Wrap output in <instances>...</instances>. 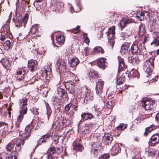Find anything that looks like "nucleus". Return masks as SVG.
Segmentation results:
<instances>
[{"label": "nucleus", "instance_id": "15", "mask_svg": "<svg viewBox=\"0 0 159 159\" xmlns=\"http://www.w3.org/2000/svg\"><path fill=\"white\" fill-rule=\"evenodd\" d=\"M103 142L106 145H109L111 144L112 140V137L108 134H105L102 137Z\"/></svg>", "mask_w": 159, "mask_h": 159}, {"label": "nucleus", "instance_id": "34", "mask_svg": "<svg viewBox=\"0 0 159 159\" xmlns=\"http://www.w3.org/2000/svg\"><path fill=\"white\" fill-rule=\"evenodd\" d=\"M31 134V133H29L26 131H25V132H23L22 131H20L19 133V135L20 136V137L22 138L21 139H22L24 140H25L29 137Z\"/></svg>", "mask_w": 159, "mask_h": 159}, {"label": "nucleus", "instance_id": "45", "mask_svg": "<svg viewBox=\"0 0 159 159\" xmlns=\"http://www.w3.org/2000/svg\"><path fill=\"white\" fill-rule=\"evenodd\" d=\"M125 70H118V76L119 77H123L124 78L125 75L128 74L129 73V70H127L126 71H125Z\"/></svg>", "mask_w": 159, "mask_h": 159}, {"label": "nucleus", "instance_id": "12", "mask_svg": "<svg viewBox=\"0 0 159 159\" xmlns=\"http://www.w3.org/2000/svg\"><path fill=\"white\" fill-rule=\"evenodd\" d=\"M159 143V134L156 133L153 135L150 139L148 142L151 146H154Z\"/></svg>", "mask_w": 159, "mask_h": 159}, {"label": "nucleus", "instance_id": "43", "mask_svg": "<svg viewBox=\"0 0 159 159\" xmlns=\"http://www.w3.org/2000/svg\"><path fill=\"white\" fill-rule=\"evenodd\" d=\"M130 75L133 78H139V73L138 70H129Z\"/></svg>", "mask_w": 159, "mask_h": 159}, {"label": "nucleus", "instance_id": "61", "mask_svg": "<svg viewBox=\"0 0 159 159\" xmlns=\"http://www.w3.org/2000/svg\"><path fill=\"white\" fill-rule=\"evenodd\" d=\"M114 38H115L114 37L110 39H109V38L108 39V42L109 43H110V45L112 48L113 47L115 43Z\"/></svg>", "mask_w": 159, "mask_h": 159}, {"label": "nucleus", "instance_id": "21", "mask_svg": "<svg viewBox=\"0 0 159 159\" xmlns=\"http://www.w3.org/2000/svg\"><path fill=\"white\" fill-rule=\"evenodd\" d=\"M106 60L104 58H102L98 60L97 65L100 68L103 69L105 68L107 64V63L105 61Z\"/></svg>", "mask_w": 159, "mask_h": 159}, {"label": "nucleus", "instance_id": "20", "mask_svg": "<svg viewBox=\"0 0 159 159\" xmlns=\"http://www.w3.org/2000/svg\"><path fill=\"white\" fill-rule=\"evenodd\" d=\"M1 61L2 65L6 70H10L11 67V64L9 61V58L7 57H4Z\"/></svg>", "mask_w": 159, "mask_h": 159}, {"label": "nucleus", "instance_id": "28", "mask_svg": "<svg viewBox=\"0 0 159 159\" xmlns=\"http://www.w3.org/2000/svg\"><path fill=\"white\" fill-rule=\"evenodd\" d=\"M38 64L37 61L36 60H29L28 61V66L29 68H30V70H34L37 66Z\"/></svg>", "mask_w": 159, "mask_h": 159}, {"label": "nucleus", "instance_id": "48", "mask_svg": "<svg viewBox=\"0 0 159 159\" xmlns=\"http://www.w3.org/2000/svg\"><path fill=\"white\" fill-rule=\"evenodd\" d=\"M11 43L9 40H7L3 43V46L7 50L10 49L11 48Z\"/></svg>", "mask_w": 159, "mask_h": 159}, {"label": "nucleus", "instance_id": "35", "mask_svg": "<svg viewBox=\"0 0 159 159\" xmlns=\"http://www.w3.org/2000/svg\"><path fill=\"white\" fill-rule=\"evenodd\" d=\"M9 2L8 1H4V0H2L0 3V8L1 10H6V8L9 6Z\"/></svg>", "mask_w": 159, "mask_h": 159}, {"label": "nucleus", "instance_id": "6", "mask_svg": "<svg viewBox=\"0 0 159 159\" xmlns=\"http://www.w3.org/2000/svg\"><path fill=\"white\" fill-rule=\"evenodd\" d=\"M103 81L101 79H98V81L96 83V91L97 94L99 96L98 98L99 101L101 103H104L102 97L100 96L102 92V88L103 87Z\"/></svg>", "mask_w": 159, "mask_h": 159}, {"label": "nucleus", "instance_id": "27", "mask_svg": "<svg viewBox=\"0 0 159 159\" xmlns=\"http://www.w3.org/2000/svg\"><path fill=\"white\" fill-rule=\"evenodd\" d=\"M115 28L114 26L109 28L107 32V38L109 39L114 37Z\"/></svg>", "mask_w": 159, "mask_h": 159}, {"label": "nucleus", "instance_id": "44", "mask_svg": "<svg viewBox=\"0 0 159 159\" xmlns=\"http://www.w3.org/2000/svg\"><path fill=\"white\" fill-rule=\"evenodd\" d=\"M115 101L112 99H110L106 104V107L107 108L111 109L114 105Z\"/></svg>", "mask_w": 159, "mask_h": 159}, {"label": "nucleus", "instance_id": "37", "mask_svg": "<svg viewBox=\"0 0 159 159\" xmlns=\"http://www.w3.org/2000/svg\"><path fill=\"white\" fill-rule=\"evenodd\" d=\"M15 145V142L13 141H12L8 144L6 147V149L7 151V152H10L12 151Z\"/></svg>", "mask_w": 159, "mask_h": 159}, {"label": "nucleus", "instance_id": "46", "mask_svg": "<svg viewBox=\"0 0 159 159\" xmlns=\"http://www.w3.org/2000/svg\"><path fill=\"white\" fill-rule=\"evenodd\" d=\"M9 155L5 152L0 153V159H9Z\"/></svg>", "mask_w": 159, "mask_h": 159}, {"label": "nucleus", "instance_id": "54", "mask_svg": "<svg viewBox=\"0 0 159 159\" xmlns=\"http://www.w3.org/2000/svg\"><path fill=\"white\" fill-rule=\"evenodd\" d=\"M38 108L35 107H33L31 108L30 111L32 112L35 115H37L39 114V112L38 111Z\"/></svg>", "mask_w": 159, "mask_h": 159}, {"label": "nucleus", "instance_id": "22", "mask_svg": "<svg viewBox=\"0 0 159 159\" xmlns=\"http://www.w3.org/2000/svg\"><path fill=\"white\" fill-rule=\"evenodd\" d=\"M24 141L21 139H17L15 142L16 150L17 151H20V150L21 147L24 144Z\"/></svg>", "mask_w": 159, "mask_h": 159}, {"label": "nucleus", "instance_id": "32", "mask_svg": "<svg viewBox=\"0 0 159 159\" xmlns=\"http://www.w3.org/2000/svg\"><path fill=\"white\" fill-rule=\"evenodd\" d=\"M65 40V38L63 35H58L56 36V43L61 46L64 43Z\"/></svg>", "mask_w": 159, "mask_h": 159}, {"label": "nucleus", "instance_id": "40", "mask_svg": "<svg viewBox=\"0 0 159 159\" xmlns=\"http://www.w3.org/2000/svg\"><path fill=\"white\" fill-rule=\"evenodd\" d=\"M123 49L125 50L124 53H126V51L128 53L130 52V45L129 44L127 43L123 44L122 46L121 52H123Z\"/></svg>", "mask_w": 159, "mask_h": 159}, {"label": "nucleus", "instance_id": "41", "mask_svg": "<svg viewBox=\"0 0 159 159\" xmlns=\"http://www.w3.org/2000/svg\"><path fill=\"white\" fill-rule=\"evenodd\" d=\"M70 103L71 104L72 108L76 109L78 106V102L76 98H73L72 99H71V101Z\"/></svg>", "mask_w": 159, "mask_h": 159}, {"label": "nucleus", "instance_id": "4", "mask_svg": "<svg viewBox=\"0 0 159 159\" xmlns=\"http://www.w3.org/2000/svg\"><path fill=\"white\" fill-rule=\"evenodd\" d=\"M142 105L145 110L152 109L156 106L155 100L151 98H144L142 99Z\"/></svg>", "mask_w": 159, "mask_h": 159}, {"label": "nucleus", "instance_id": "42", "mask_svg": "<svg viewBox=\"0 0 159 159\" xmlns=\"http://www.w3.org/2000/svg\"><path fill=\"white\" fill-rule=\"evenodd\" d=\"M146 30L143 25L141 24L139 26V34L141 36H143L145 34Z\"/></svg>", "mask_w": 159, "mask_h": 159}, {"label": "nucleus", "instance_id": "26", "mask_svg": "<svg viewBox=\"0 0 159 159\" xmlns=\"http://www.w3.org/2000/svg\"><path fill=\"white\" fill-rule=\"evenodd\" d=\"M25 70H17L15 75L16 80L20 81L22 80L24 77Z\"/></svg>", "mask_w": 159, "mask_h": 159}, {"label": "nucleus", "instance_id": "64", "mask_svg": "<svg viewBox=\"0 0 159 159\" xmlns=\"http://www.w3.org/2000/svg\"><path fill=\"white\" fill-rule=\"evenodd\" d=\"M18 156V155L17 152H15L12 153L11 155L12 159H17Z\"/></svg>", "mask_w": 159, "mask_h": 159}, {"label": "nucleus", "instance_id": "25", "mask_svg": "<svg viewBox=\"0 0 159 159\" xmlns=\"http://www.w3.org/2000/svg\"><path fill=\"white\" fill-rule=\"evenodd\" d=\"M52 135V134L51 133L43 135L41 138L37 141V145H40L42 143L45 142L46 141V140L48 139L49 137H51Z\"/></svg>", "mask_w": 159, "mask_h": 159}, {"label": "nucleus", "instance_id": "3", "mask_svg": "<svg viewBox=\"0 0 159 159\" xmlns=\"http://www.w3.org/2000/svg\"><path fill=\"white\" fill-rule=\"evenodd\" d=\"M61 123L63 127H66L71 123L70 120L65 117H62L60 115L58 117V120L56 121L52 125V128L56 129L59 128L60 126V123Z\"/></svg>", "mask_w": 159, "mask_h": 159}, {"label": "nucleus", "instance_id": "29", "mask_svg": "<svg viewBox=\"0 0 159 159\" xmlns=\"http://www.w3.org/2000/svg\"><path fill=\"white\" fill-rule=\"evenodd\" d=\"M73 149L78 152H81L83 150V146L79 143L74 141L73 143Z\"/></svg>", "mask_w": 159, "mask_h": 159}, {"label": "nucleus", "instance_id": "18", "mask_svg": "<svg viewBox=\"0 0 159 159\" xmlns=\"http://www.w3.org/2000/svg\"><path fill=\"white\" fill-rule=\"evenodd\" d=\"M64 4L62 2L57 1L55 4V9L56 11L61 12L64 10Z\"/></svg>", "mask_w": 159, "mask_h": 159}, {"label": "nucleus", "instance_id": "24", "mask_svg": "<svg viewBox=\"0 0 159 159\" xmlns=\"http://www.w3.org/2000/svg\"><path fill=\"white\" fill-rule=\"evenodd\" d=\"M42 72V76L44 77L47 80H49L52 77L51 74V71H48V70H41Z\"/></svg>", "mask_w": 159, "mask_h": 159}, {"label": "nucleus", "instance_id": "7", "mask_svg": "<svg viewBox=\"0 0 159 159\" xmlns=\"http://www.w3.org/2000/svg\"><path fill=\"white\" fill-rule=\"evenodd\" d=\"M132 55L139 57L141 54V51L138 45L133 43L130 48V52Z\"/></svg>", "mask_w": 159, "mask_h": 159}, {"label": "nucleus", "instance_id": "31", "mask_svg": "<svg viewBox=\"0 0 159 159\" xmlns=\"http://www.w3.org/2000/svg\"><path fill=\"white\" fill-rule=\"evenodd\" d=\"M34 120H32L31 123L27 125L25 128V131L29 133H31V130L33 129L34 126L35 125ZM36 121L35 124H36Z\"/></svg>", "mask_w": 159, "mask_h": 159}, {"label": "nucleus", "instance_id": "60", "mask_svg": "<svg viewBox=\"0 0 159 159\" xmlns=\"http://www.w3.org/2000/svg\"><path fill=\"white\" fill-rule=\"evenodd\" d=\"M139 61V58H135L131 60V63H132L133 65H135L137 64Z\"/></svg>", "mask_w": 159, "mask_h": 159}, {"label": "nucleus", "instance_id": "13", "mask_svg": "<svg viewBox=\"0 0 159 159\" xmlns=\"http://www.w3.org/2000/svg\"><path fill=\"white\" fill-rule=\"evenodd\" d=\"M133 20L132 19L127 18H123L119 23V25L121 30H122L127 25L133 22Z\"/></svg>", "mask_w": 159, "mask_h": 159}, {"label": "nucleus", "instance_id": "14", "mask_svg": "<svg viewBox=\"0 0 159 159\" xmlns=\"http://www.w3.org/2000/svg\"><path fill=\"white\" fill-rule=\"evenodd\" d=\"M110 150L111 154L112 156L117 155L120 151V148L118 143L114 144Z\"/></svg>", "mask_w": 159, "mask_h": 159}, {"label": "nucleus", "instance_id": "17", "mask_svg": "<svg viewBox=\"0 0 159 159\" xmlns=\"http://www.w3.org/2000/svg\"><path fill=\"white\" fill-rule=\"evenodd\" d=\"M88 77L90 80H94V79L99 77V75L95 70H89L88 72Z\"/></svg>", "mask_w": 159, "mask_h": 159}, {"label": "nucleus", "instance_id": "30", "mask_svg": "<svg viewBox=\"0 0 159 159\" xmlns=\"http://www.w3.org/2000/svg\"><path fill=\"white\" fill-rule=\"evenodd\" d=\"M94 97H93L92 93L90 92H88L85 93V96L84 98H82V102H84L86 100V102L89 101H91L93 100Z\"/></svg>", "mask_w": 159, "mask_h": 159}, {"label": "nucleus", "instance_id": "50", "mask_svg": "<svg viewBox=\"0 0 159 159\" xmlns=\"http://www.w3.org/2000/svg\"><path fill=\"white\" fill-rule=\"evenodd\" d=\"M71 33H73L74 34H77L79 33L80 30V26L79 25L77 26L76 28L73 29L72 30H69Z\"/></svg>", "mask_w": 159, "mask_h": 159}, {"label": "nucleus", "instance_id": "2", "mask_svg": "<svg viewBox=\"0 0 159 159\" xmlns=\"http://www.w3.org/2000/svg\"><path fill=\"white\" fill-rule=\"evenodd\" d=\"M29 15L28 14L26 13L23 18H22L20 13L16 12L15 16L13 17L12 20L16 26L19 28L22 26L25 27Z\"/></svg>", "mask_w": 159, "mask_h": 159}, {"label": "nucleus", "instance_id": "57", "mask_svg": "<svg viewBox=\"0 0 159 159\" xmlns=\"http://www.w3.org/2000/svg\"><path fill=\"white\" fill-rule=\"evenodd\" d=\"M156 151L153 149H150L148 151V156H152L155 155Z\"/></svg>", "mask_w": 159, "mask_h": 159}, {"label": "nucleus", "instance_id": "23", "mask_svg": "<svg viewBox=\"0 0 159 159\" xmlns=\"http://www.w3.org/2000/svg\"><path fill=\"white\" fill-rule=\"evenodd\" d=\"M4 30L5 31V33L7 36H8L11 39L13 38V35L10 31L9 28H8L7 26V25L6 26L4 25L2 26V28L1 29V32H3Z\"/></svg>", "mask_w": 159, "mask_h": 159}, {"label": "nucleus", "instance_id": "36", "mask_svg": "<svg viewBox=\"0 0 159 159\" xmlns=\"http://www.w3.org/2000/svg\"><path fill=\"white\" fill-rule=\"evenodd\" d=\"M66 65V63L63 61H61V62H60V61H57V67L59 70H60L61 68V69H67Z\"/></svg>", "mask_w": 159, "mask_h": 159}, {"label": "nucleus", "instance_id": "1", "mask_svg": "<svg viewBox=\"0 0 159 159\" xmlns=\"http://www.w3.org/2000/svg\"><path fill=\"white\" fill-rule=\"evenodd\" d=\"M55 96L53 97L52 102L56 113H58L61 110V101L60 100V98L63 102H66L68 100V97L66 91L60 88H57L55 93Z\"/></svg>", "mask_w": 159, "mask_h": 159}, {"label": "nucleus", "instance_id": "49", "mask_svg": "<svg viewBox=\"0 0 159 159\" xmlns=\"http://www.w3.org/2000/svg\"><path fill=\"white\" fill-rule=\"evenodd\" d=\"M143 14V11L141 12L139 11L138 12L136 15L137 19L139 20H144Z\"/></svg>", "mask_w": 159, "mask_h": 159}, {"label": "nucleus", "instance_id": "56", "mask_svg": "<svg viewBox=\"0 0 159 159\" xmlns=\"http://www.w3.org/2000/svg\"><path fill=\"white\" fill-rule=\"evenodd\" d=\"M151 45H154L155 46H157L159 45V40L157 38H155L151 43Z\"/></svg>", "mask_w": 159, "mask_h": 159}, {"label": "nucleus", "instance_id": "62", "mask_svg": "<svg viewBox=\"0 0 159 159\" xmlns=\"http://www.w3.org/2000/svg\"><path fill=\"white\" fill-rule=\"evenodd\" d=\"M48 152L50 155H52L54 153L56 152L55 147H52L50 148L48 150Z\"/></svg>", "mask_w": 159, "mask_h": 159}, {"label": "nucleus", "instance_id": "39", "mask_svg": "<svg viewBox=\"0 0 159 159\" xmlns=\"http://www.w3.org/2000/svg\"><path fill=\"white\" fill-rule=\"evenodd\" d=\"M157 126H155L153 124H152L149 127H148L145 129L144 134L147 135L151 131L156 129Z\"/></svg>", "mask_w": 159, "mask_h": 159}, {"label": "nucleus", "instance_id": "59", "mask_svg": "<svg viewBox=\"0 0 159 159\" xmlns=\"http://www.w3.org/2000/svg\"><path fill=\"white\" fill-rule=\"evenodd\" d=\"M51 138L54 142H55V143L57 144L58 143V137L55 134H54L51 136Z\"/></svg>", "mask_w": 159, "mask_h": 159}, {"label": "nucleus", "instance_id": "58", "mask_svg": "<svg viewBox=\"0 0 159 159\" xmlns=\"http://www.w3.org/2000/svg\"><path fill=\"white\" fill-rule=\"evenodd\" d=\"M83 36L84 41L86 43L88 44L89 43V39L88 37L87 34L86 33H84Z\"/></svg>", "mask_w": 159, "mask_h": 159}, {"label": "nucleus", "instance_id": "33", "mask_svg": "<svg viewBox=\"0 0 159 159\" xmlns=\"http://www.w3.org/2000/svg\"><path fill=\"white\" fill-rule=\"evenodd\" d=\"M45 102V105L46 109V114L47 116V120H48L49 119L51 116L52 113V110L49 104L46 102Z\"/></svg>", "mask_w": 159, "mask_h": 159}, {"label": "nucleus", "instance_id": "55", "mask_svg": "<svg viewBox=\"0 0 159 159\" xmlns=\"http://www.w3.org/2000/svg\"><path fill=\"white\" fill-rule=\"evenodd\" d=\"M50 89L48 88V86L44 85L43 88L42 89V91L43 92V94H47L49 91Z\"/></svg>", "mask_w": 159, "mask_h": 159}, {"label": "nucleus", "instance_id": "52", "mask_svg": "<svg viewBox=\"0 0 159 159\" xmlns=\"http://www.w3.org/2000/svg\"><path fill=\"white\" fill-rule=\"evenodd\" d=\"M75 87H74L70 88L69 89V91L72 95L74 96H75L76 95H78V93L77 92Z\"/></svg>", "mask_w": 159, "mask_h": 159}, {"label": "nucleus", "instance_id": "9", "mask_svg": "<svg viewBox=\"0 0 159 159\" xmlns=\"http://www.w3.org/2000/svg\"><path fill=\"white\" fill-rule=\"evenodd\" d=\"M27 99L26 98H23L19 100V106L20 110L19 111L20 114L21 112H24V111H26V113H25V114H26L27 112V109L26 106L27 105Z\"/></svg>", "mask_w": 159, "mask_h": 159}, {"label": "nucleus", "instance_id": "19", "mask_svg": "<svg viewBox=\"0 0 159 159\" xmlns=\"http://www.w3.org/2000/svg\"><path fill=\"white\" fill-rule=\"evenodd\" d=\"M118 60L119 64L118 70H124L127 68V66L125 64L123 58L119 56Z\"/></svg>", "mask_w": 159, "mask_h": 159}, {"label": "nucleus", "instance_id": "10", "mask_svg": "<svg viewBox=\"0 0 159 159\" xmlns=\"http://www.w3.org/2000/svg\"><path fill=\"white\" fill-rule=\"evenodd\" d=\"M155 57H152L146 60L144 66L148 70H153L154 69Z\"/></svg>", "mask_w": 159, "mask_h": 159}, {"label": "nucleus", "instance_id": "53", "mask_svg": "<svg viewBox=\"0 0 159 159\" xmlns=\"http://www.w3.org/2000/svg\"><path fill=\"white\" fill-rule=\"evenodd\" d=\"M124 81V78L123 77H120L116 80V84L119 85L122 84Z\"/></svg>", "mask_w": 159, "mask_h": 159}, {"label": "nucleus", "instance_id": "16", "mask_svg": "<svg viewBox=\"0 0 159 159\" xmlns=\"http://www.w3.org/2000/svg\"><path fill=\"white\" fill-rule=\"evenodd\" d=\"M81 119L80 121V123L85 120L91 119L93 117V115L91 113L89 112H84L81 115Z\"/></svg>", "mask_w": 159, "mask_h": 159}, {"label": "nucleus", "instance_id": "47", "mask_svg": "<svg viewBox=\"0 0 159 159\" xmlns=\"http://www.w3.org/2000/svg\"><path fill=\"white\" fill-rule=\"evenodd\" d=\"M93 51L94 52L96 53L101 52V54H103L104 52L103 48L100 46L95 47L93 48Z\"/></svg>", "mask_w": 159, "mask_h": 159}, {"label": "nucleus", "instance_id": "51", "mask_svg": "<svg viewBox=\"0 0 159 159\" xmlns=\"http://www.w3.org/2000/svg\"><path fill=\"white\" fill-rule=\"evenodd\" d=\"M127 125L126 124L123 123H120L119 126L116 127V130H123L126 128Z\"/></svg>", "mask_w": 159, "mask_h": 159}, {"label": "nucleus", "instance_id": "8", "mask_svg": "<svg viewBox=\"0 0 159 159\" xmlns=\"http://www.w3.org/2000/svg\"><path fill=\"white\" fill-rule=\"evenodd\" d=\"M30 33L34 35L36 37H40L41 32L40 31L39 25L38 24H35L32 26L30 30Z\"/></svg>", "mask_w": 159, "mask_h": 159}, {"label": "nucleus", "instance_id": "5", "mask_svg": "<svg viewBox=\"0 0 159 159\" xmlns=\"http://www.w3.org/2000/svg\"><path fill=\"white\" fill-rule=\"evenodd\" d=\"M102 148L101 143L94 142L91 144V154L92 157H96L98 156Z\"/></svg>", "mask_w": 159, "mask_h": 159}, {"label": "nucleus", "instance_id": "63", "mask_svg": "<svg viewBox=\"0 0 159 159\" xmlns=\"http://www.w3.org/2000/svg\"><path fill=\"white\" fill-rule=\"evenodd\" d=\"M76 110V109L72 108L68 113V115L70 117H73Z\"/></svg>", "mask_w": 159, "mask_h": 159}, {"label": "nucleus", "instance_id": "11", "mask_svg": "<svg viewBox=\"0 0 159 159\" xmlns=\"http://www.w3.org/2000/svg\"><path fill=\"white\" fill-rule=\"evenodd\" d=\"M21 113L17 117L16 121L15 122V125H13L12 127L15 129V130L18 131L20 127V125L22 121L23 118V116L25 115V113H26V111Z\"/></svg>", "mask_w": 159, "mask_h": 159}, {"label": "nucleus", "instance_id": "38", "mask_svg": "<svg viewBox=\"0 0 159 159\" xmlns=\"http://www.w3.org/2000/svg\"><path fill=\"white\" fill-rule=\"evenodd\" d=\"M79 62L78 59L76 57H75L71 60L69 63L71 67H75L79 63Z\"/></svg>", "mask_w": 159, "mask_h": 159}]
</instances>
